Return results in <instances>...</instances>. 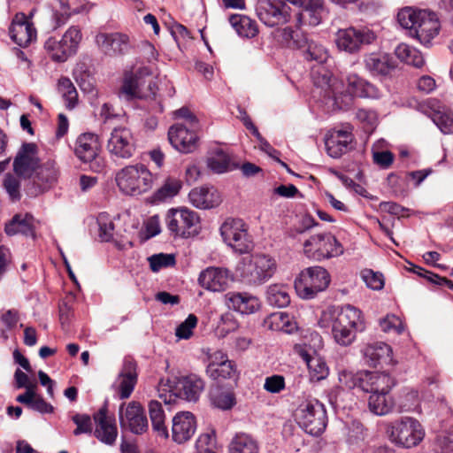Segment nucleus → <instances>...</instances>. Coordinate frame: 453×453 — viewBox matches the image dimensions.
Instances as JSON below:
<instances>
[{
	"mask_svg": "<svg viewBox=\"0 0 453 453\" xmlns=\"http://www.w3.org/2000/svg\"><path fill=\"white\" fill-rule=\"evenodd\" d=\"M98 48L108 56L126 54L130 47L129 37L122 33H99L96 36Z\"/></svg>",
	"mask_w": 453,
	"mask_h": 453,
	"instance_id": "obj_19",
	"label": "nucleus"
},
{
	"mask_svg": "<svg viewBox=\"0 0 453 453\" xmlns=\"http://www.w3.org/2000/svg\"><path fill=\"white\" fill-rule=\"evenodd\" d=\"M196 430V421L193 413L180 411L173 418L172 438L179 443H184L191 439Z\"/></svg>",
	"mask_w": 453,
	"mask_h": 453,
	"instance_id": "obj_21",
	"label": "nucleus"
},
{
	"mask_svg": "<svg viewBox=\"0 0 453 453\" xmlns=\"http://www.w3.org/2000/svg\"><path fill=\"white\" fill-rule=\"evenodd\" d=\"M361 276L366 286L373 290H380L384 287V277L380 273L365 269L361 272Z\"/></svg>",
	"mask_w": 453,
	"mask_h": 453,
	"instance_id": "obj_54",
	"label": "nucleus"
},
{
	"mask_svg": "<svg viewBox=\"0 0 453 453\" xmlns=\"http://www.w3.org/2000/svg\"><path fill=\"white\" fill-rule=\"evenodd\" d=\"M275 263L265 255H257L244 265L242 272L243 280L250 285H260L268 280L274 273Z\"/></svg>",
	"mask_w": 453,
	"mask_h": 453,
	"instance_id": "obj_14",
	"label": "nucleus"
},
{
	"mask_svg": "<svg viewBox=\"0 0 453 453\" xmlns=\"http://www.w3.org/2000/svg\"><path fill=\"white\" fill-rule=\"evenodd\" d=\"M107 412V407L104 406L93 415L96 423L93 434L101 442L113 445L118 436V429L115 418L108 416Z\"/></svg>",
	"mask_w": 453,
	"mask_h": 453,
	"instance_id": "obj_18",
	"label": "nucleus"
},
{
	"mask_svg": "<svg viewBox=\"0 0 453 453\" xmlns=\"http://www.w3.org/2000/svg\"><path fill=\"white\" fill-rule=\"evenodd\" d=\"M174 117L176 119H185L188 122L189 128H197L198 127L197 118L187 107H182V108L175 111Z\"/></svg>",
	"mask_w": 453,
	"mask_h": 453,
	"instance_id": "obj_64",
	"label": "nucleus"
},
{
	"mask_svg": "<svg viewBox=\"0 0 453 453\" xmlns=\"http://www.w3.org/2000/svg\"><path fill=\"white\" fill-rule=\"evenodd\" d=\"M343 252V246L331 233L314 234L303 243L304 255L315 261L339 257Z\"/></svg>",
	"mask_w": 453,
	"mask_h": 453,
	"instance_id": "obj_4",
	"label": "nucleus"
},
{
	"mask_svg": "<svg viewBox=\"0 0 453 453\" xmlns=\"http://www.w3.org/2000/svg\"><path fill=\"white\" fill-rule=\"evenodd\" d=\"M119 96L127 101L142 97L139 90V81L132 73H125Z\"/></svg>",
	"mask_w": 453,
	"mask_h": 453,
	"instance_id": "obj_46",
	"label": "nucleus"
},
{
	"mask_svg": "<svg viewBox=\"0 0 453 453\" xmlns=\"http://www.w3.org/2000/svg\"><path fill=\"white\" fill-rule=\"evenodd\" d=\"M353 135L347 130H334L326 138L325 145L328 155L334 158L340 157L349 150Z\"/></svg>",
	"mask_w": 453,
	"mask_h": 453,
	"instance_id": "obj_30",
	"label": "nucleus"
},
{
	"mask_svg": "<svg viewBox=\"0 0 453 453\" xmlns=\"http://www.w3.org/2000/svg\"><path fill=\"white\" fill-rule=\"evenodd\" d=\"M365 69L373 76H388L395 69L394 58L385 53L372 52L364 56Z\"/></svg>",
	"mask_w": 453,
	"mask_h": 453,
	"instance_id": "obj_26",
	"label": "nucleus"
},
{
	"mask_svg": "<svg viewBox=\"0 0 453 453\" xmlns=\"http://www.w3.org/2000/svg\"><path fill=\"white\" fill-rule=\"evenodd\" d=\"M389 436L395 444L411 448L423 440L425 431L417 419L405 417L392 424Z\"/></svg>",
	"mask_w": 453,
	"mask_h": 453,
	"instance_id": "obj_8",
	"label": "nucleus"
},
{
	"mask_svg": "<svg viewBox=\"0 0 453 453\" xmlns=\"http://www.w3.org/2000/svg\"><path fill=\"white\" fill-rule=\"evenodd\" d=\"M396 57L407 65H413L415 67H421L424 63V58L419 50L412 48L407 44H399L395 49Z\"/></svg>",
	"mask_w": 453,
	"mask_h": 453,
	"instance_id": "obj_45",
	"label": "nucleus"
},
{
	"mask_svg": "<svg viewBox=\"0 0 453 453\" xmlns=\"http://www.w3.org/2000/svg\"><path fill=\"white\" fill-rule=\"evenodd\" d=\"M34 183L41 192L48 190L58 181L59 171L54 161H47L35 170Z\"/></svg>",
	"mask_w": 453,
	"mask_h": 453,
	"instance_id": "obj_36",
	"label": "nucleus"
},
{
	"mask_svg": "<svg viewBox=\"0 0 453 453\" xmlns=\"http://www.w3.org/2000/svg\"><path fill=\"white\" fill-rule=\"evenodd\" d=\"M119 424L122 429L128 430L134 434H142L149 429V421L142 405L132 401L125 408V403L119 406Z\"/></svg>",
	"mask_w": 453,
	"mask_h": 453,
	"instance_id": "obj_13",
	"label": "nucleus"
},
{
	"mask_svg": "<svg viewBox=\"0 0 453 453\" xmlns=\"http://www.w3.org/2000/svg\"><path fill=\"white\" fill-rule=\"evenodd\" d=\"M363 354L365 363L372 367H377L382 364H388L392 360L391 347L382 342L366 345L363 350Z\"/></svg>",
	"mask_w": 453,
	"mask_h": 453,
	"instance_id": "obj_31",
	"label": "nucleus"
},
{
	"mask_svg": "<svg viewBox=\"0 0 453 453\" xmlns=\"http://www.w3.org/2000/svg\"><path fill=\"white\" fill-rule=\"evenodd\" d=\"M391 376L384 372L360 371L358 388L370 394L383 390L391 383Z\"/></svg>",
	"mask_w": 453,
	"mask_h": 453,
	"instance_id": "obj_32",
	"label": "nucleus"
},
{
	"mask_svg": "<svg viewBox=\"0 0 453 453\" xmlns=\"http://www.w3.org/2000/svg\"><path fill=\"white\" fill-rule=\"evenodd\" d=\"M313 81L317 89H319V93L323 96L325 104H331L332 107L337 110H348L351 106L352 95L349 92H339L342 85L327 71L324 70L323 73L314 76Z\"/></svg>",
	"mask_w": 453,
	"mask_h": 453,
	"instance_id": "obj_6",
	"label": "nucleus"
},
{
	"mask_svg": "<svg viewBox=\"0 0 453 453\" xmlns=\"http://www.w3.org/2000/svg\"><path fill=\"white\" fill-rule=\"evenodd\" d=\"M3 184L12 201L20 199V181L17 177L8 173L5 175Z\"/></svg>",
	"mask_w": 453,
	"mask_h": 453,
	"instance_id": "obj_56",
	"label": "nucleus"
},
{
	"mask_svg": "<svg viewBox=\"0 0 453 453\" xmlns=\"http://www.w3.org/2000/svg\"><path fill=\"white\" fill-rule=\"evenodd\" d=\"M98 236L102 242H110L113 237L114 224L106 213H101L97 217Z\"/></svg>",
	"mask_w": 453,
	"mask_h": 453,
	"instance_id": "obj_52",
	"label": "nucleus"
},
{
	"mask_svg": "<svg viewBox=\"0 0 453 453\" xmlns=\"http://www.w3.org/2000/svg\"><path fill=\"white\" fill-rule=\"evenodd\" d=\"M264 388L269 393L278 394L285 388V378L278 374L266 377Z\"/></svg>",
	"mask_w": 453,
	"mask_h": 453,
	"instance_id": "obj_59",
	"label": "nucleus"
},
{
	"mask_svg": "<svg viewBox=\"0 0 453 453\" xmlns=\"http://www.w3.org/2000/svg\"><path fill=\"white\" fill-rule=\"evenodd\" d=\"M137 365L136 362L127 357L124 359L122 368L119 373L118 392L120 399L128 398L134 391L137 383Z\"/></svg>",
	"mask_w": 453,
	"mask_h": 453,
	"instance_id": "obj_27",
	"label": "nucleus"
},
{
	"mask_svg": "<svg viewBox=\"0 0 453 453\" xmlns=\"http://www.w3.org/2000/svg\"><path fill=\"white\" fill-rule=\"evenodd\" d=\"M346 81L349 92L352 96L373 99L380 96V91L375 85L356 73L349 74L346 78Z\"/></svg>",
	"mask_w": 453,
	"mask_h": 453,
	"instance_id": "obj_34",
	"label": "nucleus"
},
{
	"mask_svg": "<svg viewBox=\"0 0 453 453\" xmlns=\"http://www.w3.org/2000/svg\"><path fill=\"white\" fill-rule=\"evenodd\" d=\"M376 38L375 33L367 27H349L338 30L335 42L340 50L352 54L357 52L363 45L372 44Z\"/></svg>",
	"mask_w": 453,
	"mask_h": 453,
	"instance_id": "obj_9",
	"label": "nucleus"
},
{
	"mask_svg": "<svg viewBox=\"0 0 453 453\" xmlns=\"http://www.w3.org/2000/svg\"><path fill=\"white\" fill-rule=\"evenodd\" d=\"M380 326L383 332L395 331L397 334H401L403 331V327L400 319L395 315H388L384 319L380 320Z\"/></svg>",
	"mask_w": 453,
	"mask_h": 453,
	"instance_id": "obj_60",
	"label": "nucleus"
},
{
	"mask_svg": "<svg viewBox=\"0 0 453 453\" xmlns=\"http://www.w3.org/2000/svg\"><path fill=\"white\" fill-rule=\"evenodd\" d=\"M165 223L169 231L178 236L188 238L198 233L199 218L195 211L186 208L169 210Z\"/></svg>",
	"mask_w": 453,
	"mask_h": 453,
	"instance_id": "obj_10",
	"label": "nucleus"
},
{
	"mask_svg": "<svg viewBox=\"0 0 453 453\" xmlns=\"http://www.w3.org/2000/svg\"><path fill=\"white\" fill-rule=\"evenodd\" d=\"M224 242L236 252L244 254L252 248V242L242 219H228L220 226Z\"/></svg>",
	"mask_w": 453,
	"mask_h": 453,
	"instance_id": "obj_11",
	"label": "nucleus"
},
{
	"mask_svg": "<svg viewBox=\"0 0 453 453\" xmlns=\"http://www.w3.org/2000/svg\"><path fill=\"white\" fill-rule=\"evenodd\" d=\"M196 128H189L182 124H175L169 128L168 140L180 152L190 153L197 147Z\"/></svg>",
	"mask_w": 453,
	"mask_h": 453,
	"instance_id": "obj_17",
	"label": "nucleus"
},
{
	"mask_svg": "<svg viewBox=\"0 0 453 453\" xmlns=\"http://www.w3.org/2000/svg\"><path fill=\"white\" fill-rule=\"evenodd\" d=\"M196 316L194 314H189L188 318L177 326L175 335L179 339H189L193 334V329L196 326Z\"/></svg>",
	"mask_w": 453,
	"mask_h": 453,
	"instance_id": "obj_55",
	"label": "nucleus"
},
{
	"mask_svg": "<svg viewBox=\"0 0 453 453\" xmlns=\"http://www.w3.org/2000/svg\"><path fill=\"white\" fill-rule=\"evenodd\" d=\"M231 280L229 271L219 267H208L198 277V282L203 288L214 292L225 290Z\"/></svg>",
	"mask_w": 453,
	"mask_h": 453,
	"instance_id": "obj_23",
	"label": "nucleus"
},
{
	"mask_svg": "<svg viewBox=\"0 0 453 453\" xmlns=\"http://www.w3.org/2000/svg\"><path fill=\"white\" fill-rule=\"evenodd\" d=\"M225 302L229 309L243 315L255 313L260 308L258 298L247 292H228Z\"/></svg>",
	"mask_w": 453,
	"mask_h": 453,
	"instance_id": "obj_22",
	"label": "nucleus"
},
{
	"mask_svg": "<svg viewBox=\"0 0 453 453\" xmlns=\"http://www.w3.org/2000/svg\"><path fill=\"white\" fill-rule=\"evenodd\" d=\"M182 187L180 180L168 177L165 183L154 193V199L157 201H164L167 198L175 196Z\"/></svg>",
	"mask_w": 453,
	"mask_h": 453,
	"instance_id": "obj_47",
	"label": "nucleus"
},
{
	"mask_svg": "<svg viewBox=\"0 0 453 453\" xmlns=\"http://www.w3.org/2000/svg\"><path fill=\"white\" fill-rule=\"evenodd\" d=\"M72 420L77 426L73 434L78 436L81 434H91L93 431L91 418L88 414H75Z\"/></svg>",
	"mask_w": 453,
	"mask_h": 453,
	"instance_id": "obj_57",
	"label": "nucleus"
},
{
	"mask_svg": "<svg viewBox=\"0 0 453 453\" xmlns=\"http://www.w3.org/2000/svg\"><path fill=\"white\" fill-rule=\"evenodd\" d=\"M216 446V434L214 430L207 431L198 437L196 442V449L197 452L203 449H212Z\"/></svg>",
	"mask_w": 453,
	"mask_h": 453,
	"instance_id": "obj_58",
	"label": "nucleus"
},
{
	"mask_svg": "<svg viewBox=\"0 0 453 453\" xmlns=\"http://www.w3.org/2000/svg\"><path fill=\"white\" fill-rule=\"evenodd\" d=\"M229 453H258L257 441L246 434H236L231 441Z\"/></svg>",
	"mask_w": 453,
	"mask_h": 453,
	"instance_id": "obj_44",
	"label": "nucleus"
},
{
	"mask_svg": "<svg viewBox=\"0 0 453 453\" xmlns=\"http://www.w3.org/2000/svg\"><path fill=\"white\" fill-rule=\"evenodd\" d=\"M395 385V380L394 378H391V383H388L387 388H383L381 391H375L370 395L368 398V408L371 412L378 416H384L393 410L395 401L389 393Z\"/></svg>",
	"mask_w": 453,
	"mask_h": 453,
	"instance_id": "obj_28",
	"label": "nucleus"
},
{
	"mask_svg": "<svg viewBox=\"0 0 453 453\" xmlns=\"http://www.w3.org/2000/svg\"><path fill=\"white\" fill-rule=\"evenodd\" d=\"M190 203L198 209H210L216 206L219 197L216 190L209 188H196L188 194Z\"/></svg>",
	"mask_w": 453,
	"mask_h": 453,
	"instance_id": "obj_37",
	"label": "nucleus"
},
{
	"mask_svg": "<svg viewBox=\"0 0 453 453\" xmlns=\"http://www.w3.org/2000/svg\"><path fill=\"white\" fill-rule=\"evenodd\" d=\"M37 154L38 147L35 143L24 142L13 160L14 173L24 179L31 178L40 163Z\"/></svg>",
	"mask_w": 453,
	"mask_h": 453,
	"instance_id": "obj_16",
	"label": "nucleus"
},
{
	"mask_svg": "<svg viewBox=\"0 0 453 453\" xmlns=\"http://www.w3.org/2000/svg\"><path fill=\"white\" fill-rule=\"evenodd\" d=\"M34 218L31 214H16L12 219L5 225L4 231L9 236L21 234L26 236H35Z\"/></svg>",
	"mask_w": 453,
	"mask_h": 453,
	"instance_id": "obj_38",
	"label": "nucleus"
},
{
	"mask_svg": "<svg viewBox=\"0 0 453 453\" xmlns=\"http://www.w3.org/2000/svg\"><path fill=\"white\" fill-rule=\"evenodd\" d=\"M207 375L213 380L234 379L236 377V367L234 364L227 359L216 362L211 360L206 368Z\"/></svg>",
	"mask_w": 453,
	"mask_h": 453,
	"instance_id": "obj_41",
	"label": "nucleus"
},
{
	"mask_svg": "<svg viewBox=\"0 0 453 453\" xmlns=\"http://www.w3.org/2000/svg\"><path fill=\"white\" fill-rule=\"evenodd\" d=\"M100 147L96 134L84 133L77 137L74 142L73 152L81 162L88 163L97 157Z\"/></svg>",
	"mask_w": 453,
	"mask_h": 453,
	"instance_id": "obj_25",
	"label": "nucleus"
},
{
	"mask_svg": "<svg viewBox=\"0 0 453 453\" xmlns=\"http://www.w3.org/2000/svg\"><path fill=\"white\" fill-rule=\"evenodd\" d=\"M205 383L196 374H189L179 381V396L188 402L198 401L204 389Z\"/></svg>",
	"mask_w": 453,
	"mask_h": 453,
	"instance_id": "obj_33",
	"label": "nucleus"
},
{
	"mask_svg": "<svg viewBox=\"0 0 453 453\" xmlns=\"http://www.w3.org/2000/svg\"><path fill=\"white\" fill-rule=\"evenodd\" d=\"M152 272L157 273L162 268L173 266L176 263L173 254L158 253L148 258Z\"/></svg>",
	"mask_w": 453,
	"mask_h": 453,
	"instance_id": "obj_50",
	"label": "nucleus"
},
{
	"mask_svg": "<svg viewBox=\"0 0 453 453\" xmlns=\"http://www.w3.org/2000/svg\"><path fill=\"white\" fill-rule=\"evenodd\" d=\"M312 380H321L328 375V367L320 357H310L306 359Z\"/></svg>",
	"mask_w": 453,
	"mask_h": 453,
	"instance_id": "obj_51",
	"label": "nucleus"
},
{
	"mask_svg": "<svg viewBox=\"0 0 453 453\" xmlns=\"http://www.w3.org/2000/svg\"><path fill=\"white\" fill-rule=\"evenodd\" d=\"M432 120L443 134L453 133V114L451 111H434L432 115Z\"/></svg>",
	"mask_w": 453,
	"mask_h": 453,
	"instance_id": "obj_49",
	"label": "nucleus"
},
{
	"mask_svg": "<svg viewBox=\"0 0 453 453\" xmlns=\"http://www.w3.org/2000/svg\"><path fill=\"white\" fill-rule=\"evenodd\" d=\"M207 166L216 173H223L239 167L233 163L229 156L222 150H217L215 154L207 159Z\"/></svg>",
	"mask_w": 453,
	"mask_h": 453,
	"instance_id": "obj_43",
	"label": "nucleus"
},
{
	"mask_svg": "<svg viewBox=\"0 0 453 453\" xmlns=\"http://www.w3.org/2000/svg\"><path fill=\"white\" fill-rule=\"evenodd\" d=\"M81 40V28L78 26H72L60 40L49 37L44 42V49L50 53L53 61L62 63L76 54Z\"/></svg>",
	"mask_w": 453,
	"mask_h": 453,
	"instance_id": "obj_5",
	"label": "nucleus"
},
{
	"mask_svg": "<svg viewBox=\"0 0 453 453\" xmlns=\"http://www.w3.org/2000/svg\"><path fill=\"white\" fill-rule=\"evenodd\" d=\"M291 8L283 0H257L256 13L265 26L273 27L290 20Z\"/></svg>",
	"mask_w": 453,
	"mask_h": 453,
	"instance_id": "obj_12",
	"label": "nucleus"
},
{
	"mask_svg": "<svg viewBox=\"0 0 453 453\" xmlns=\"http://www.w3.org/2000/svg\"><path fill=\"white\" fill-rule=\"evenodd\" d=\"M333 324L342 327H347L349 329H354L355 331H363L365 325L361 319V311L352 305H346L339 311L333 319Z\"/></svg>",
	"mask_w": 453,
	"mask_h": 453,
	"instance_id": "obj_35",
	"label": "nucleus"
},
{
	"mask_svg": "<svg viewBox=\"0 0 453 453\" xmlns=\"http://www.w3.org/2000/svg\"><path fill=\"white\" fill-rule=\"evenodd\" d=\"M59 87L65 89L64 96L68 101V107L73 108L76 103L77 92L70 79L63 77L58 81Z\"/></svg>",
	"mask_w": 453,
	"mask_h": 453,
	"instance_id": "obj_61",
	"label": "nucleus"
},
{
	"mask_svg": "<svg viewBox=\"0 0 453 453\" xmlns=\"http://www.w3.org/2000/svg\"><path fill=\"white\" fill-rule=\"evenodd\" d=\"M109 153L118 158L128 159L135 152L136 146L131 130L127 127H115L107 141Z\"/></svg>",
	"mask_w": 453,
	"mask_h": 453,
	"instance_id": "obj_15",
	"label": "nucleus"
},
{
	"mask_svg": "<svg viewBox=\"0 0 453 453\" xmlns=\"http://www.w3.org/2000/svg\"><path fill=\"white\" fill-rule=\"evenodd\" d=\"M276 37L286 47L302 50L304 58L308 61L322 64L328 58L326 49L301 30H294L291 27H286L276 31Z\"/></svg>",
	"mask_w": 453,
	"mask_h": 453,
	"instance_id": "obj_1",
	"label": "nucleus"
},
{
	"mask_svg": "<svg viewBox=\"0 0 453 453\" xmlns=\"http://www.w3.org/2000/svg\"><path fill=\"white\" fill-rule=\"evenodd\" d=\"M116 182L122 193L138 196L152 188L153 176L146 165L135 164L119 171L116 174Z\"/></svg>",
	"mask_w": 453,
	"mask_h": 453,
	"instance_id": "obj_2",
	"label": "nucleus"
},
{
	"mask_svg": "<svg viewBox=\"0 0 453 453\" xmlns=\"http://www.w3.org/2000/svg\"><path fill=\"white\" fill-rule=\"evenodd\" d=\"M208 398L211 405L220 411H230L237 403L234 389L219 384L210 387Z\"/></svg>",
	"mask_w": 453,
	"mask_h": 453,
	"instance_id": "obj_29",
	"label": "nucleus"
},
{
	"mask_svg": "<svg viewBox=\"0 0 453 453\" xmlns=\"http://www.w3.org/2000/svg\"><path fill=\"white\" fill-rule=\"evenodd\" d=\"M395 159L394 154L389 150L373 151L372 160L373 163L382 169L389 168Z\"/></svg>",
	"mask_w": 453,
	"mask_h": 453,
	"instance_id": "obj_62",
	"label": "nucleus"
},
{
	"mask_svg": "<svg viewBox=\"0 0 453 453\" xmlns=\"http://www.w3.org/2000/svg\"><path fill=\"white\" fill-rule=\"evenodd\" d=\"M295 418L299 426L313 436L320 435L327 424L326 409L317 399L302 403L295 412Z\"/></svg>",
	"mask_w": 453,
	"mask_h": 453,
	"instance_id": "obj_3",
	"label": "nucleus"
},
{
	"mask_svg": "<svg viewBox=\"0 0 453 453\" xmlns=\"http://www.w3.org/2000/svg\"><path fill=\"white\" fill-rule=\"evenodd\" d=\"M266 301L269 305L273 307H287L290 303L288 288L280 284L269 286L266 291Z\"/></svg>",
	"mask_w": 453,
	"mask_h": 453,
	"instance_id": "obj_42",
	"label": "nucleus"
},
{
	"mask_svg": "<svg viewBox=\"0 0 453 453\" xmlns=\"http://www.w3.org/2000/svg\"><path fill=\"white\" fill-rule=\"evenodd\" d=\"M12 40L20 47H27L35 38L36 31L23 13L17 14L9 29Z\"/></svg>",
	"mask_w": 453,
	"mask_h": 453,
	"instance_id": "obj_24",
	"label": "nucleus"
},
{
	"mask_svg": "<svg viewBox=\"0 0 453 453\" xmlns=\"http://www.w3.org/2000/svg\"><path fill=\"white\" fill-rule=\"evenodd\" d=\"M360 372L342 371L339 373L340 382L349 389L358 388Z\"/></svg>",
	"mask_w": 453,
	"mask_h": 453,
	"instance_id": "obj_63",
	"label": "nucleus"
},
{
	"mask_svg": "<svg viewBox=\"0 0 453 453\" xmlns=\"http://www.w3.org/2000/svg\"><path fill=\"white\" fill-rule=\"evenodd\" d=\"M354 329L342 327L337 325H332V334L335 342L342 346H349L356 338Z\"/></svg>",
	"mask_w": 453,
	"mask_h": 453,
	"instance_id": "obj_53",
	"label": "nucleus"
},
{
	"mask_svg": "<svg viewBox=\"0 0 453 453\" xmlns=\"http://www.w3.org/2000/svg\"><path fill=\"white\" fill-rule=\"evenodd\" d=\"M330 283V275L322 266H311L301 272L295 287L303 299H312L324 291Z\"/></svg>",
	"mask_w": 453,
	"mask_h": 453,
	"instance_id": "obj_7",
	"label": "nucleus"
},
{
	"mask_svg": "<svg viewBox=\"0 0 453 453\" xmlns=\"http://www.w3.org/2000/svg\"><path fill=\"white\" fill-rule=\"evenodd\" d=\"M229 22L242 37L253 38L258 34L257 22L248 16L234 14L230 16Z\"/></svg>",
	"mask_w": 453,
	"mask_h": 453,
	"instance_id": "obj_40",
	"label": "nucleus"
},
{
	"mask_svg": "<svg viewBox=\"0 0 453 453\" xmlns=\"http://www.w3.org/2000/svg\"><path fill=\"white\" fill-rule=\"evenodd\" d=\"M421 10H414L411 7L402 9L397 14V20L401 27L410 30V35L412 36V32L416 28V25L419 19V13Z\"/></svg>",
	"mask_w": 453,
	"mask_h": 453,
	"instance_id": "obj_48",
	"label": "nucleus"
},
{
	"mask_svg": "<svg viewBox=\"0 0 453 453\" xmlns=\"http://www.w3.org/2000/svg\"><path fill=\"white\" fill-rule=\"evenodd\" d=\"M148 408L154 432L165 439L168 438L169 433L165 425V414L162 403L157 400H151Z\"/></svg>",
	"mask_w": 453,
	"mask_h": 453,
	"instance_id": "obj_39",
	"label": "nucleus"
},
{
	"mask_svg": "<svg viewBox=\"0 0 453 453\" xmlns=\"http://www.w3.org/2000/svg\"><path fill=\"white\" fill-rule=\"evenodd\" d=\"M440 27L437 15L434 12L423 10L420 11L419 19L412 32V36L423 45L429 46L431 41L439 34Z\"/></svg>",
	"mask_w": 453,
	"mask_h": 453,
	"instance_id": "obj_20",
	"label": "nucleus"
}]
</instances>
